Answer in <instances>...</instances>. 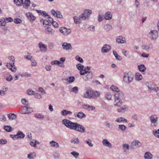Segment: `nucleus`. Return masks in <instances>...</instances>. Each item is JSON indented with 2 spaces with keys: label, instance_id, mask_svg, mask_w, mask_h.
I'll list each match as a JSON object with an SVG mask.
<instances>
[{
  "label": "nucleus",
  "instance_id": "16",
  "mask_svg": "<svg viewBox=\"0 0 159 159\" xmlns=\"http://www.w3.org/2000/svg\"><path fill=\"white\" fill-rule=\"evenodd\" d=\"M27 18L31 21H33L36 19L35 17L33 15L32 13L28 12L27 13L25 14Z\"/></svg>",
  "mask_w": 159,
  "mask_h": 159
},
{
  "label": "nucleus",
  "instance_id": "59",
  "mask_svg": "<svg viewBox=\"0 0 159 159\" xmlns=\"http://www.w3.org/2000/svg\"><path fill=\"white\" fill-rule=\"evenodd\" d=\"M152 134L154 136H156L157 135L159 134V129L157 130L156 129L152 131Z\"/></svg>",
  "mask_w": 159,
  "mask_h": 159
},
{
  "label": "nucleus",
  "instance_id": "45",
  "mask_svg": "<svg viewBox=\"0 0 159 159\" xmlns=\"http://www.w3.org/2000/svg\"><path fill=\"white\" fill-rule=\"evenodd\" d=\"M76 66L78 69L80 70H82L84 69V66L80 64H77Z\"/></svg>",
  "mask_w": 159,
  "mask_h": 159
},
{
  "label": "nucleus",
  "instance_id": "38",
  "mask_svg": "<svg viewBox=\"0 0 159 159\" xmlns=\"http://www.w3.org/2000/svg\"><path fill=\"white\" fill-rule=\"evenodd\" d=\"M148 90L150 91H151L152 90H154L156 92H157L158 91H159V88L158 87L155 88L153 87H149L148 86Z\"/></svg>",
  "mask_w": 159,
  "mask_h": 159
},
{
  "label": "nucleus",
  "instance_id": "28",
  "mask_svg": "<svg viewBox=\"0 0 159 159\" xmlns=\"http://www.w3.org/2000/svg\"><path fill=\"white\" fill-rule=\"evenodd\" d=\"M112 14L109 11H107L105 14V18L107 20H111L112 18Z\"/></svg>",
  "mask_w": 159,
  "mask_h": 159
},
{
  "label": "nucleus",
  "instance_id": "64",
  "mask_svg": "<svg viewBox=\"0 0 159 159\" xmlns=\"http://www.w3.org/2000/svg\"><path fill=\"white\" fill-rule=\"evenodd\" d=\"M71 154L75 158L77 157L79 155V153L75 151L71 152Z\"/></svg>",
  "mask_w": 159,
  "mask_h": 159
},
{
  "label": "nucleus",
  "instance_id": "60",
  "mask_svg": "<svg viewBox=\"0 0 159 159\" xmlns=\"http://www.w3.org/2000/svg\"><path fill=\"white\" fill-rule=\"evenodd\" d=\"M60 63V61L57 60H53L51 62V64L52 65H58Z\"/></svg>",
  "mask_w": 159,
  "mask_h": 159
},
{
  "label": "nucleus",
  "instance_id": "43",
  "mask_svg": "<svg viewBox=\"0 0 159 159\" xmlns=\"http://www.w3.org/2000/svg\"><path fill=\"white\" fill-rule=\"evenodd\" d=\"M104 28L106 30L108 31L112 29V27L111 25H110L109 24H107L105 25L104 26Z\"/></svg>",
  "mask_w": 159,
  "mask_h": 159
},
{
  "label": "nucleus",
  "instance_id": "1",
  "mask_svg": "<svg viewBox=\"0 0 159 159\" xmlns=\"http://www.w3.org/2000/svg\"><path fill=\"white\" fill-rule=\"evenodd\" d=\"M62 123L70 129H73L81 133L85 132V127L77 122H72L68 119H64L62 120Z\"/></svg>",
  "mask_w": 159,
  "mask_h": 159
},
{
  "label": "nucleus",
  "instance_id": "17",
  "mask_svg": "<svg viewBox=\"0 0 159 159\" xmlns=\"http://www.w3.org/2000/svg\"><path fill=\"white\" fill-rule=\"evenodd\" d=\"M116 41L119 43H125V39L122 36H118L116 38Z\"/></svg>",
  "mask_w": 159,
  "mask_h": 159
},
{
  "label": "nucleus",
  "instance_id": "53",
  "mask_svg": "<svg viewBox=\"0 0 159 159\" xmlns=\"http://www.w3.org/2000/svg\"><path fill=\"white\" fill-rule=\"evenodd\" d=\"M27 94L29 95H32L34 94L35 92L31 89H29L27 90L26 91Z\"/></svg>",
  "mask_w": 159,
  "mask_h": 159
},
{
  "label": "nucleus",
  "instance_id": "3",
  "mask_svg": "<svg viewBox=\"0 0 159 159\" xmlns=\"http://www.w3.org/2000/svg\"><path fill=\"white\" fill-rule=\"evenodd\" d=\"M111 89L113 91L115 92L114 96L115 98H118L123 99L124 98V96L123 93L117 87L112 85L111 87Z\"/></svg>",
  "mask_w": 159,
  "mask_h": 159
},
{
  "label": "nucleus",
  "instance_id": "8",
  "mask_svg": "<svg viewBox=\"0 0 159 159\" xmlns=\"http://www.w3.org/2000/svg\"><path fill=\"white\" fill-rule=\"evenodd\" d=\"M92 13V11L90 10H84V13L81 15H80L81 16V18L83 20H86L88 18Z\"/></svg>",
  "mask_w": 159,
  "mask_h": 159
},
{
  "label": "nucleus",
  "instance_id": "7",
  "mask_svg": "<svg viewBox=\"0 0 159 159\" xmlns=\"http://www.w3.org/2000/svg\"><path fill=\"white\" fill-rule=\"evenodd\" d=\"M11 137L14 140H16L18 139H23L25 137V134L22 131H18L16 135H10Z\"/></svg>",
  "mask_w": 159,
  "mask_h": 159
},
{
  "label": "nucleus",
  "instance_id": "2",
  "mask_svg": "<svg viewBox=\"0 0 159 159\" xmlns=\"http://www.w3.org/2000/svg\"><path fill=\"white\" fill-rule=\"evenodd\" d=\"M99 95V92L93 90L88 89L84 93L83 96L84 98L90 99L93 97H98Z\"/></svg>",
  "mask_w": 159,
  "mask_h": 159
},
{
  "label": "nucleus",
  "instance_id": "29",
  "mask_svg": "<svg viewBox=\"0 0 159 159\" xmlns=\"http://www.w3.org/2000/svg\"><path fill=\"white\" fill-rule=\"evenodd\" d=\"M14 2L16 5L21 6L23 3V0H14Z\"/></svg>",
  "mask_w": 159,
  "mask_h": 159
},
{
  "label": "nucleus",
  "instance_id": "41",
  "mask_svg": "<svg viewBox=\"0 0 159 159\" xmlns=\"http://www.w3.org/2000/svg\"><path fill=\"white\" fill-rule=\"evenodd\" d=\"M19 75L22 77L23 76L30 77L31 75V74L28 73L26 72H23L22 73H20L19 74Z\"/></svg>",
  "mask_w": 159,
  "mask_h": 159
},
{
  "label": "nucleus",
  "instance_id": "39",
  "mask_svg": "<svg viewBox=\"0 0 159 159\" xmlns=\"http://www.w3.org/2000/svg\"><path fill=\"white\" fill-rule=\"evenodd\" d=\"M36 154L35 152L29 154L27 155V157L30 159H32L36 157Z\"/></svg>",
  "mask_w": 159,
  "mask_h": 159
},
{
  "label": "nucleus",
  "instance_id": "32",
  "mask_svg": "<svg viewBox=\"0 0 159 159\" xmlns=\"http://www.w3.org/2000/svg\"><path fill=\"white\" fill-rule=\"evenodd\" d=\"M8 58L12 62V63H10V65L11 66H13V65L14 64V63L15 62V57L14 56H9Z\"/></svg>",
  "mask_w": 159,
  "mask_h": 159
},
{
  "label": "nucleus",
  "instance_id": "18",
  "mask_svg": "<svg viewBox=\"0 0 159 159\" xmlns=\"http://www.w3.org/2000/svg\"><path fill=\"white\" fill-rule=\"evenodd\" d=\"M47 46V45L43 44L42 42H40L39 44V47L41 49V51L43 52H45L46 51Z\"/></svg>",
  "mask_w": 159,
  "mask_h": 159
},
{
  "label": "nucleus",
  "instance_id": "44",
  "mask_svg": "<svg viewBox=\"0 0 159 159\" xmlns=\"http://www.w3.org/2000/svg\"><path fill=\"white\" fill-rule=\"evenodd\" d=\"M13 20V19L11 17L8 18H4L3 21L6 23H8L9 22H11Z\"/></svg>",
  "mask_w": 159,
  "mask_h": 159
},
{
  "label": "nucleus",
  "instance_id": "61",
  "mask_svg": "<svg viewBox=\"0 0 159 159\" xmlns=\"http://www.w3.org/2000/svg\"><path fill=\"white\" fill-rule=\"evenodd\" d=\"M14 22L16 24H18L21 23V20L19 18H16L14 19Z\"/></svg>",
  "mask_w": 159,
  "mask_h": 159
},
{
  "label": "nucleus",
  "instance_id": "50",
  "mask_svg": "<svg viewBox=\"0 0 159 159\" xmlns=\"http://www.w3.org/2000/svg\"><path fill=\"white\" fill-rule=\"evenodd\" d=\"M27 106H24L22 109V114H28V113H25V112H28L27 110Z\"/></svg>",
  "mask_w": 159,
  "mask_h": 159
},
{
  "label": "nucleus",
  "instance_id": "51",
  "mask_svg": "<svg viewBox=\"0 0 159 159\" xmlns=\"http://www.w3.org/2000/svg\"><path fill=\"white\" fill-rule=\"evenodd\" d=\"M91 140L90 139H88L87 140L84 141V142L86 143L90 147L93 146V144L91 143Z\"/></svg>",
  "mask_w": 159,
  "mask_h": 159
},
{
  "label": "nucleus",
  "instance_id": "37",
  "mask_svg": "<svg viewBox=\"0 0 159 159\" xmlns=\"http://www.w3.org/2000/svg\"><path fill=\"white\" fill-rule=\"evenodd\" d=\"M123 148L124 152H126L129 151V145L127 144H125L123 145Z\"/></svg>",
  "mask_w": 159,
  "mask_h": 159
},
{
  "label": "nucleus",
  "instance_id": "11",
  "mask_svg": "<svg viewBox=\"0 0 159 159\" xmlns=\"http://www.w3.org/2000/svg\"><path fill=\"white\" fill-rule=\"evenodd\" d=\"M51 13L54 16L57 18H62L63 17L61 12L59 11H55L54 9H52L51 11Z\"/></svg>",
  "mask_w": 159,
  "mask_h": 159
},
{
  "label": "nucleus",
  "instance_id": "48",
  "mask_svg": "<svg viewBox=\"0 0 159 159\" xmlns=\"http://www.w3.org/2000/svg\"><path fill=\"white\" fill-rule=\"evenodd\" d=\"M34 117L35 118H41V119H43V118L44 117L43 115L42 114H40V113H36L34 115Z\"/></svg>",
  "mask_w": 159,
  "mask_h": 159
},
{
  "label": "nucleus",
  "instance_id": "33",
  "mask_svg": "<svg viewBox=\"0 0 159 159\" xmlns=\"http://www.w3.org/2000/svg\"><path fill=\"white\" fill-rule=\"evenodd\" d=\"M138 68L140 71L144 72L145 70H146V68L145 66L143 65H141L138 66Z\"/></svg>",
  "mask_w": 159,
  "mask_h": 159
},
{
  "label": "nucleus",
  "instance_id": "55",
  "mask_svg": "<svg viewBox=\"0 0 159 159\" xmlns=\"http://www.w3.org/2000/svg\"><path fill=\"white\" fill-rule=\"evenodd\" d=\"M87 71L86 70V68H85L84 70H80V73L81 75H84L87 73Z\"/></svg>",
  "mask_w": 159,
  "mask_h": 159
},
{
  "label": "nucleus",
  "instance_id": "15",
  "mask_svg": "<svg viewBox=\"0 0 159 159\" xmlns=\"http://www.w3.org/2000/svg\"><path fill=\"white\" fill-rule=\"evenodd\" d=\"M122 99L115 98L114 101V105L115 106L119 107L122 104Z\"/></svg>",
  "mask_w": 159,
  "mask_h": 159
},
{
  "label": "nucleus",
  "instance_id": "42",
  "mask_svg": "<svg viewBox=\"0 0 159 159\" xmlns=\"http://www.w3.org/2000/svg\"><path fill=\"white\" fill-rule=\"evenodd\" d=\"M71 142L74 144H78L79 143L80 141L78 138H74L72 139L71 140Z\"/></svg>",
  "mask_w": 159,
  "mask_h": 159
},
{
  "label": "nucleus",
  "instance_id": "49",
  "mask_svg": "<svg viewBox=\"0 0 159 159\" xmlns=\"http://www.w3.org/2000/svg\"><path fill=\"white\" fill-rule=\"evenodd\" d=\"M105 97L108 100H111L112 95L110 93H107L105 95Z\"/></svg>",
  "mask_w": 159,
  "mask_h": 159
},
{
  "label": "nucleus",
  "instance_id": "21",
  "mask_svg": "<svg viewBox=\"0 0 159 159\" xmlns=\"http://www.w3.org/2000/svg\"><path fill=\"white\" fill-rule=\"evenodd\" d=\"M30 3L31 2L30 0H25L24 2H23V7L25 9H27L30 7Z\"/></svg>",
  "mask_w": 159,
  "mask_h": 159
},
{
  "label": "nucleus",
  "instance_id": "58",
  "mask_svg": "<svg viewBox=\"0 0 159 159\" xmlns=\"http://www.w3.org/2000/svg\"><path fill=\"white\" fill-rule=\"evenodd\" d=\"M34 96L35 98L38 99H40L42 98V96L38 93H34Z\"/></svg>",
  "mask_w": 159,
  "mask_h": 159
},
{
  "label": "nucleus",
  "instance_id": "23",
  "mask_svg": "<svg viewBox=\"0 0 159 159\" xmlns=\"http://www.w3.org/2000/svg\"><path fill=\"white\" fill-rule=\"evenodd\" d=\"M153 46L152 43H150L148 44V45H143L142 46V48L146 51H148L149 49H152L153 48Z\"/></svg>",
  "mask_w": 159,
  "mask_h": 159
},
{
  "label": "nucleus",
  "instance_id": "35",
  "mask_svg": "<svg viewBox=\"0 0 159 159\" xmlns=\"http://www.w3.org/2000/svg\"><path fill=\"white\" fill-rule=\"evenodd\" d=\"M135 79L137 80H142L143 79L142 75L139 73H136L135 74Z\"/></svg>",
  "mask_w": 159,
  "mask_h": 159
},
{
  "label": "nucleus",
  "instance_id": "40",
  "mask_svg": "<svg viewBox=\"0 0 159 159\" xmlns=\"http://www.w3.org/2000/svg\"><path fill=\"white\" fill-rule=\"evenodd\" d=\"M4 129L7 132H10L12 131L11 127L10 126H4Z\"/></svg>",
  "mask_w": 159,
  "mask_h": 159
},
{
  "label": "nucleus",
  "instance_id": "36",
  "mask_svg": "<svg viewBox=\"0 0 159 159\" xmlns=\"http://www.w3.org/2000/svg\"><path fill=\"white\" fill-rule=\"evenodd\" d=\"M113 53L117 60L119 61L122 60V58L117 54V52L116 51H113Z\"/></svg>",
  "mask_w": 159,
  "mask_h": 159
},
{
  "label": "nucleus",
  "instance_id": "4",
  "mask_svg": "<svg viewBox=\"0 0 159 159\" xmlns=\"http://www.w3.org/2000/svg\"><path fill=\"white\" fill-rule=\"evenodd\" d=\"M134 77V75L131 72H125L124 74L123 80L127 83H130L132 81Z\"/></svg>",
  "mask_w": 159,
  "mask_h": 159
},
{
  "label": "nucleus",
  "instance_id": "31",
  "mask_svg": "<svg viewBox=\"0 0 159 159\" xmlns=\"http://www.w3.org/2000/svg\"><path fill=\"white\" fill-rule=\"evenodd\" d=\"M61 114L63 116L67 115L68 114H71L72 112L70 111H67L66 110L64 109L62 110L61 111Z\"/></svg>",
  "mask_w": 159,
  "mask_h": 159
},
{
  "label": "nucleus",
  "instance_id": "6",
  "mask_svg": "<svg viewBox=\"0 0 159 159\" xmlns=\"http://www.w3.org/2000/svg\"><path fill=\"white\" fill-rule=\"evenodd\" d=\"M148 37L151 40H155L158 37V32L156 30L151 31L148 34Z\"/></svg>",
  "mask_w": 159,
  "mask_h": 159
},
{
  "label": "nucleus",
  "instance_id": "24",
  "mask_svg": "<svg viewBox=\"0 0 159 159\" xmlns=\"http://www.w3.org/2000/svg\"><path fill=\"white\" fill-rule=\"evenodd\" d=\"M45 32L46 34H53L55 31L49 27H47L45 30Z\"/></svg>",
  "mask_w": 159,
  "mask_h": 159
},
{
  "label": "nucleus",
  "instance_id": "14",
  "mask_svg": "<svg viewBox=\"0 0 159 159\" xmlns=\"http://www.w3.org/2000/svg\"><path fill=\"white\" fill-rule=\"evenodd\" d=\"M74 116L80 119L84 118L86 117L85 115L81 111L78 112H75L74 114Z\"/></svg>",
  "mask_w": 159,
  "mask_h": 159
},
{
  "label": "nucleus",
  "instance_id": "56",
  "mask_svg": "<svg viewBox=\"0 0 159 159\" xmlns=\"http://www.w3.org/2000/svg\"><path fill=\"white\" fill-rule=\"evenodd\" d=\"M75 58L76 59L80 62V63H83V60L82 58L80 57L79 56H77L75 57Z\"/></svg>",
  "mask_w": 159,
  "mask_h": 159
},
{
  "label": "nucleus",
  "instance_id": "54",
  "mask_svg": "<svg viewBox=\"0 0 159 159\" xmlns=\"http://www.w3.org/2000/svg\"><path fill=\"white\" fill-rule=\"evenodd\" d=\"M126 128V127L124 125H119V129H121L122 131H123Z\"/></svg>",
  "mask_w": 159,
  "mask_h": 159
},
{
  "label": "nucleus",
  "instance_id": "63",
  "mask_svg": "<svg viewBox=\"0 0 159 159\" xmlns=\"http://www.w3.org/2000/svg\"><path fill=\"white\" fill-rule=\"evenodd\" d=\"M7 141L6 139H0V144H4L7 143Z\"/></svg>",
  "mask_w": 159,
  "mask_h": 159
},
{
  "label": "nucleus",
  "instance_id": "30",
  "mask_svg": "<svg viewBox=\"0 0 159 159\" xmlns=\"http://www.w3.org/2000/svg\"><path fill=\"white\" fill-rule=\"evenodd\" d=\"M115 121L119 123H121L122 122H127V120L125 119L123 117H119L118 118L116 119Z\"/></svg>",
  "mask_w": 159,
  "mask_h": 159
},
{
  "label": "nucleus",
  "instance_id": "26",
  "mask_svg": "<svg viewBox=\"0 0 159 159\" xmlns=\"http://www.w3.org/2000/svg\"><path fill=\"white\" fill-rule=\"evenodd\" d=\"M153 155L152 154L148 152H146L144 154V158L147 159H152Z\"/></svg>",
  "mask_w": 159,
  "mask_h": 159
},
{
  "label": "nucleus",
  "instance_id": "62",
  "mask_svg": "<svg viewBox=\"0 0 159 159\" xmlns=\"http://www.w3.org/2000/svg\"><path fill=\"white\" fill-rule=\"evenodd\" d=\"M72 91L75 93H77L78 91V87H73L72 89Z\"/></svg>",
  "mask_w": 159,
  "mask_h": 159
},
{
  "label": "nucleus",
  "instance_id": "25",
  "mask_svg": "<svg viewBox=\"0 0 159 159\" xmlns=\"http://www.w3.org/2000/svg\"><path fill=\"white\" fill-rule=\"evenodd\" d=\"M8 117L10 120H15L16 118V115L14 113H10L7 115Z\"/></svg>",
  "mask_w": 159,
  "mask_h": 159
},
{
  "label": "nucleus",
  "instance_id": "12",
  "mask_svg": "<svg viewBox=\"0 0 159 159\" xmlns=\"http://www.w3.org/2000/svg\"><path fill=\"white\" fill-rule=\"evenodd\" d=\"M62 47L63 49L66 50H71L72 47L70 43L66 42H64L62 44Z\"/></svg>",
  "mask_w": 159,
  "mask_h": 159
},
{
  "label": "nucleus",
  "instance_id": "57",
  "mask_svg": "<svg viewBox=\"0 0 159 159\" xmlns=\"http://www.w3.org/2000/svg\"><path fill=\"white\" fill-rule=\"evenodd\" d=\"M39 91L41 92L43 95L45 94L46 93L45 91L42 87H40L39 88Z\"/></svg>",
  "mask_w": 159,
  "mask_h": 159
},
{
  "label": "nucleus",
  "instance_id": "27",
  "mask_svg": "<svg viewBox=\"0 0 159 159\" xmlns=\"http://www.w3.org/2000/svg\"><path fill=\"white\" fill-rule=\"evenodd\" d=\"M50 144L51 147H54L57 148L59 147L58 143L54 141H52L50 142Z\"/></svg>",
  "mask_w": 159,
  "mask_h": 159
},
{
  "label": "nucleus",
  "instance_id": "47",
  "mask_svg": "<svg viewBox=\"0 0 159 159\" xmlns=\"http://www.w3.org/2000/svg\"><path fill=\"white\" fill-rule=\"evenodd\" d=\"M69 83H71L75 80V77L73 76L70 77L69 78L66 79Z\"/></svg>",
  "mask_w": 159,
  "mask_h": 159
},
{
  "label": "nucleus",
  "instance_id": "13",
  "mask_svg": "<svg viewBox=\"0 0 159 159\" xmlns=\"http://www.w3.org/2000/svg\"><path fill=\"white\" fill-rule=\"evenodd\" d=\"M111 47L110 45L107 44L104 45L102 49V52L103 53L109 52L111 50Z\"/></svg>",
  "mask_w": 159,
  "mask_h": 159
},
{
  "label": "nucleus",
  "instance_id": "9",
  "mask_svg": "<svg viewBox=\"0 0 159 159\" xmlns=\"http://www.w3.org/2000/svg\"><path fill=\"white\" fill-rule=\"evenodd\" d=\"M60 32L64 36H67L71 33V30L64 27H60L59 28Z\"/></svg>",
  "mask_w": 159,
  "mask_h": 159
},
{
  "label": "nucleus",
  "instance_id": "34",
  "mask_svg": "<svg viewBox=\"0 0 159 159\" xmlns=\"http://www.w3.org/2000/svg\"><path fill=\"white\" fill-rule=\"evenodd\" d=\"M128 107L126 105H124L121 107H120V108L118 109L117 110V111L118 112H120L122 111L124 112L125 111V110Z\"/></svg>",
  "mask_w": 159,
  "mask_h": 159
},
{
  "label": "nucleus",
  "instance_id": "10",
  "mask_svg": "<svg viewBox=\"0 0 159 159\" xmlns=\"http://www.w3.org/2000/svg\"><path fill=\"white\" fill-rule=\"evenodd\" d=\"M142 145L141 143L139 141L135 140L132 143L130 146V148L134 150L136 148H139Z\"/></svg>",
  "mask_w": 159,
  "mask_h": 159
},
{
  "label": "nucleus",
  "instance_id": "20",
  "mask_svg": "<svg viewBox=\"0 0 159 159\" xmlns=\"http://www.w3.org/2000/svg\"><path fill=\"white\" fill-rule=\"evenodd\" d=\"M81 16H80V15L78 17H74L73 19L74 20V22L75 24H79L81 22L82 20H83L81 19Z\"/></svg>",
  "mask_w": 159,
  "mask_h": 159
},
{
  "label": "nucleus",
  "instance_id": "22",
  "mask_svg": "<svg viewBox=\"0 0 159 159\" xmlns=\"http://www.w3.org/2000/svg\"><path fill=\"white\" fill-rule=\"evenodd\" d=\"M87 75H86V76L85 77H83V79L85 80V81H86L88 80L91 79L92 78L93 75L92 72L91 71H88L87 73Z\"/></svg>",
  "mask_w": 159,
  "mask_h": 159
},
{
  "label": "nucleus",
  "instance_id": "46",
  "mask_svg": "<svg viewBox=\"0 0 159 159\" xmlns=\"http://www.w3.org/2000/svg\"><path fill=\"white\" fill-rule=\"evenodd\" d=\"M21 102L24 105H26V106H29L30 104L28 101L25 99L23 98L21 100Z\"/></svg>",
  "mask_w": 159,
  "mask_h": 159
},
{
  "label": "nucleus",
  "instance_id": "5",
  "mask_svg": "<svg viewBox=\"0 0 159 159\" xmlns=\"http://www.w3.org/2000/svg\"><path fill=\"white\" fill-rule=\"evenodd\" d=\"M151 126L152 127H156L158 124V118L156 115L153 114L149 117Z\"/></svg>",
  "mask_w": 159,
  "mask_h": 159
},
{
  "label": "nucleus",
  "instance_id": "19",
  "mask_svg": "<svg viewBox=\"0 0 159 159\" xmlns=\"http://www.w3.org/2000/svg\"><path fill=\"white\" fill-rule=\"evenodd\" d=\"M103 145L106 147H107L109 148H111L112 146L111 144L107 139H104L102 141Z\"/></svg>",
  "mask_w": 159,
  "mask_h": 159
},
{
  "label": "nucleus",
  "instance_id": "52",
  "mask_svg": "<svg viewBox=\"0 0 159 159\" xmlns=\"http://www.w3.org/2000/svg\"><path fill=\"white\" fill-rule=\"evenodd\" d=\"M27 54H28V55L27 56H25L24 57L28 60H32V59H33V57L32 56L30 55V53H28Z\"/></svg>",
  "mask_w": 159,
  "mask_h": 159
}]
</instances>
